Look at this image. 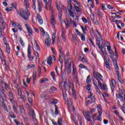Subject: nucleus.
I'll return each mask as SVG.
<instances>
[{"instance_id": "50", "label": "nucleus", "mask_w": 125, "mask_h": 125, "mask_svg": "<svg viewBox=\"0 0 125 125\" xmlns=\"http://www.w3.org/2000/svg\"><path fill=\"white\" fill-rule=\"evenodd\" d=\"M13 109L15 113H16L17 114V113H18V111H17V108L15 104L13 105Z\"/></svg>"}, {"instance_id": "61", "label": "nucleus", "mask_w": 125, "mask_h": 125, "mask_svg": "<svg viewBox=\"0 0 125 125\" xmlns=\"http://www.w3.org/2000/svg\"><path fill=\"white\" fill-rule=\"evenodd\" d=\"M82 20L83 23H87V20L86 19H85V18H84V17H82Z\"/></svg>"}, {"instance_id": "62", "label": "nucleus", "mask_w": 125, "mask_h": 125, "mask_svg": "<svg viewBox=\"0 0 125 125\" xmlns=\"http://www.w3.org/2000/svg\"><path fill=\"white\" fill-rule=\"evenodd\" d=\"M76 33H77V35H78V36H81L82 34L79 31V30H78L77 29H75Z\"/></svg>"}, {"instance_id": "12", "label": "nucleus", "mask_w": 125, "mask_h": 125, "mask_svg": "<svg viewBox=\"0 0 125 125\" xmlns=\"http://www.w3.org/2000/svg\"><path fill=\"white\" fill-rule=\"evenodd\" d=\"M68 0L67 4V10L68 11L72 10L73 9V5H72V1L71 0Z\"/></svg>"}, {"instance_id": "24", "label": "nucleus", "mask_w": 125, "mask_h": 125, "mask_svg": "<svg viewBox=\"0 0 125 125\" xmlns=\"http://www.w3.org/2000/svg\"><path fill=\"white\" fill-rule=\"evenodd\" d=\"M78 73H77V68L76 67H73V70H72V75L73 77L75 78V76L77 75Z\"/></svg>"}, {"instance_id": "14", "label": "nucleus", "mask_w": 125, "mask_h": 125, "mask_svg": "<svg viewBox=\"0 0 125 125\" xmlns=\"http://www.w3.org/2000/svg\"><path fill=\"white\" fill-rule=\"evenodd\" d=\"M37 18L38 19V21L40 24H41V25H42L43 21H42V17L40 14L38 13L37 14Z\"/></svg>"}, {"instance_id": "63", "label": "nucleus", "mask_w": 125, "mask_h": 125, "mask_svg": "<svg viewBox=\"0 0 125 125\" xmlns=\"http://www.w3.org/2000/svg\"><path fill=\"white\" fill-rule=\"evenodd\" d=\"M14 122L17 125H20V122L17 120H14Z\"/></svg>"}, {"instance_id": "3", "label": "nucleus", "mask_w": 125, "mask_h": 125, "mask_svg": "<svg viewBox=\"0 0 125 125\" xmlns=\"http://www.w3.org/2000/svg\"><path fill=\"white\" fill-rule=\"evenodd\" d=\"M93 83L96 87V89H98V86H97V84L99 85L100 88L102 89V83H101V82L99 81V79H96L95 81L93 80Z\"/></svg>"}, {"instance_id": "26", "label": "nucleus", "mask_w": 125, "mask_h": 125, "mask_svg": "<svg viewBox=\"0 0 125 125\" xmlns=\"http://www.w3.org/2000/svg\"><path fill=\"white\" fill-rule=\"evenodd\" d=\"M48 81V79L47 78H43L40 80V83H45V82H47Z\"/></svg>"}, {"instance_id": "30", "label": "nucleus", "mask_w": 125, "mask_h": 125, "mask_svg": "<svg viewBox=\"0 0 125 125\" xmlns=\"http://www.w3.org/2000/svg\"><path fill=\"white\" fill-rule=\"evenodd\" d=\"M78 119L80 122V125L83 124L82 116H81V114H78Z\"/></svg>"}, {"instance_id": "64", "label": "nucleus", "mask_w": 125, "mask_h": 125, "mask_svg": "<svg viewBox=\"0 0 125 125\" xmlns=\"http://www.w3.org/2000/svg\"><path fill=\"white\" fill-rule=\"evenodd\" d=\"M122 111H123L124 113L125 114V104L122 106Z\"/></svg>"}, {"instance_id": "47", "label": "nucleus", "mask_w": 125, "mask_h": 125, "mask_svg": "<svg viewBox=\"0 0 125 125\" xmlns=\"http://www.w3.org/2000/svg\"><path fill=\"white\" fill-rule=\"evenodd\" d=\"M36 65L35 64H29L27 65L28 69H31V68H35Z\"/></svg>"}, {"instance_id": "46", "label": "nucleus", "mask_w": 125, "mask_h": 125, "mask_svg": "<svg viewBox=\"0 0 125 125\" xmlns=\"http://www.w3.org/2000/svg\"><path fill=\"white\" fill-rule=\"evenodd\" d=\"M96 100V99L95 98V97H94V96H93L91 99L90 104H91V103H94Z\"/></svg>"}, {"instance_id": "4", "label": "nucleus", "mask_w": 125, "mask_h": 125, "mask_svg": "<svg viewBox=\"0 0 125 125\" xmlns=\"http://www.w3.org/2000/svg\"><path fill=\"white\" fill-rule=\"evenodd\" d=\"M110 85L112 92H114V90L115 88H116V86H117V83L116 82V80L112 78L111 79V81L110 82Z\"/></svg>"}, {"instance_id": "23", "label": "nucleus", "mask_w": 125, "mask_h": 125, "mask_svg": "<svg viewBox=\"0 0 125 125\" xmlns=\"http://www.w3.org/2000/svg\"><path fill=\"white\" fill-rule=\"evenodd\" d=\"M6 51L8 53V54H9L10 53V46H9V44H7L6 45Z\"/></svg>"}, {"instance_id": "37", "label": "nucleus", "mask_w": 125, "mask_h": 125, "mask_svg": "<svg viewBox=\"0 0 125 125\" xmlns=\"http://www.w3.org/2000/svg\"><path fill=\"white\" fill-rule=\"evenodd\" d=\"M104 64L107 69H110V63L108 61H105Z\"/></svg>"}, {"instance_id": "10", "label": "nucleus", "mask_w": 125, "mask_h": 125, "mask_svg": "<svg viewBox=\"0 0 125 125\" xmlns=\"http://www.w3.org/2000/svg\"><path fill=\"white\" fill-rule=\"evenodd\" d=\"M64 23L66 25V28L67 29V27H69L70 25L72 23V19L70 18L69 19L67 18L66 19V21H64Z\"/></svg>"}, {"instance_id": "60", "label": "nucleus", "mask_w": 125, "mask_h": 125, "mask_svg": "<svg viewBox=\"0 0 125 125\" xmlns=\"http://www.w3.org/2000/svg\"><path fill=\"white\" fill-rule=\"evenodd\" d=\"M68 105H71V106H73V100H71V99H70L68 101Z\"/></svg>"}, {"instance_id": "54", "label": "nucleus", "mask_w": 125, "mask_h": 125, "mask_svg": "<svg viewBox=\"0 0 125 125\" xmlns=\"http://www.w3.org/2000/svg\"><path fill=\"white\" fill-rule=\"evenodd\" d=\"M49 10L51 11V13H52V16H53L54 17V10L52 7L49 8Z\"/></svg>"}, {"instance_id": "22", "label": "nucleus", "mask_w": 125, "mask_h": 125, "mask_svg": "<svg viewBox=\"0 0 125 125\" xmlns=\"http://www.w3.org/2000/svg\"><path fill=\"white\" fill-rule=\"evenodd\" d=\"M51 25H55V24H56V22L55 21V19H54V17H53V15L51 16Z\"/></svg>"}, {"instance_id": "9", "label": "nucleus", "mask_w": 125, "mask_h": 125, "mask_svg": "<svg viewBox=\"0 0 125 125\" xmlns=\"http://www.w3.org/2000/svg\"><path fill=\"white\" fill-rule=\"evenodd\" d=\"M0 58L2 61V63L3 65H6V62H5V56H4V54L3 53L0 54Z\"/></svg>"}, {"instance_id": "53", "label": "nucleus", "mask_w": 125, "mask_h": 125, "mask_svg": "<svg viewBox=\"0 0 125 125\" xmlns=\"http://www.w3.org/2000/svg\"><path fill=\"white\" fill-rule=\"evenodd\" d=\"M50 90H52V91H56V90H57V88H56V87L55 86H51L50 88Z\"/></svg>"}, {"instance_id": "25", "label": "nucleus", "mask_w": 125, "mask_h": 125, "mask_svg": "<svg viewBox=\"0 0 125 125\" xmlns=\"http://www.w3.org/2000/svg\"><path fill=\"white\" fill-rule=\"evenodd\" d=\"M99 49H101V52L103 53V49L104 48V42H102L101 45L100 44V47L98 46Z\"/></svg>"}, {"instance_id": "15", "label": "nucleus", "mask_w": 125, "mask_h": 125, "mask_svg": "<svg viewBox=\"0 0 125 125\" xmlns=\"http://www.w3.org/2000/svg\"><path fill=\"white\" fill-rule=\"evenodd\" d=\"M102 57H103L104 61L107 60H110V59H109V56H108V55H107V54L106 53H104V51H103V52H102Z\"/></svg>"}, {"instance_id": "59", "label": "nucleus", "mask_w": 125, "mask_h": 125, "mask_svg": "<svg viewBox=\"0 0 125 125\" xmlns=\"http://www.w3.org/2000/svg\"><path fill=\"white\" fill-rule=\"evenodd\" d=\"M56 38V37L55 36V33H53L52 35V42H55Z\"/></svg>"}, {"instance_id": "43", "label": "nucleus", "mask_w": 125, "mask_h": 125, "mask_svg": "<svg viewBox=\"0 0 125 125\" xmlns=\"http://www.w3.org/2000/svg\"><path fill=\"white\" fill-rule=\"evenodd\" d=\"M68 12L70 16L72 17V18H74V17H75V16L74 15V13H73V11H72V10L68 11Z\"/></svg>"}, {"instance_id": "17", "label": "nucleus", "mask_w": 125, "mask_h": 125, "mask_svg": "<svg viewBox=\"0 0 125 125\" xmlns=\"http://www.w3.org/2000/svg\"><path fill=\"white\" fill-rule=\"evenodd\" d=\"M1 101L2 108L6 111V112H8V109H7L6 105H5V104H4V101H3L1 100Z\"/></svg>"}, {"instance_id": "38", "label": "nucleus", "mask_w": 125, "mask_h": 125, "mask_svg": "<svg viewBox=\"0 0 125 125\" xmlns=\"http://www.w3.org/2000/svg\"><path fill=\"white\" fill-rule=\"evenodd\" d=\"M55 115H58V114H59V111L58 110V107H57V105H55Z\"/></svg>"}, {"instance_id": "27", "label": "nucleus", "mask_w": 125, "mask_h": 125, "mask_svg": "<svg viewBox=\"0 0 125 125\" xmlns=\"http://www.w3.org/2000/svg\"><path fill=\"white\" fill-rule=\"evenodd\" d=\"M106 47L107 51L109 52V53H110L111 55H113L112 51V49H111V45H107Z\"/></svg>"}, {"instance_id": "56", "label": "nucleus", "mask_w": 125, "mask_h": 125, "mask_svg": "<svg viewBox=\"0 0 125 125\" xmlns=\"http://www.w3.org/2000/svg\"><path fill=\"white\" fill-rule=\"evenodd\" d=\"M82 62H83V63H85L86 62H87V60H86L85 59V58L83 57L82 58V60H81Z\"/></svg>"}, {"instance_id": "6", "label": "nucleus", "mask_w": 125, "mask_h": 125, "mask_svg": "<svg viewBox=\"0 0 125 125\" xmlns=\"http://www.w3.org/2000/svg\"><path fill=\"white\" fill-rule=\"evenodd\" d=\"M20 111L23 119H25V120H28V118L26 117V113L25 112V109H24V107L21 105H20Z\"/></svg>"}, {"instance_id": "49", "label": "nucleus", "mask_w": 125, "mask_h": 125, "mask_svg": "<svg viewBox=\"0 0 125 125\" xmlns=\"http://www.w3.org/2000/svg\"><path fill=\"white\" fill-rule=\"evenodd\" d=\"M113 21V22H114V23H116V24H120V23L122 22V21L121 20H116L114 19Z\"/></svg>"}, {"instance_id": "33", "label": "nucleus", "mask_w": 125, "mask_h": 125, "mask_svg": "<svg viewBox=\"0 0 125 125\" xmlns=\"http://www.w3.org/2000/svg\"><path fill=\"white\" fill-rule=\"evenodd\" d=\"M52 104H54V105H55L56 104H57L58 103V100L57 99H53L51 100Z\"/></svg>"}, {"instance_id": "5", "label": "nucleus", "mask_w": 125, "mask_h": 125, "mask_svg": "<svg viewBox=\"0 0 125 125\" xmlns=\"http://www.w3.org/2000/svg\"><path fill=\"white\" fill-rule=\"evenodd\" d=\"M31 53H32L31 52V46L30 45V44H29L28 49H27V56L28 59H30L31 61H32L35 59V56H31Z\"/></svg>"}, {"instance_id": "45", "label": "nucleus", "mask_w": 125, "mask_h": 125, "mask_svg": "<svg viewBox=\"0 0 125 125\" xmlns=\"http://www.w3.org/2000/svg\"><path fill=\"white\" fill-rule=\"evenodd\" d=\"M85 119L87 122H90V116H89V114H86Z\"/></svg>"}, {"instance_id": "44", "label": "nucleus", "mask_w": 125, "mask_h": 125, "mask_svg": "<svg viewBox=\"0 0 125 125\" xmlns=\"http://www.w3.org/2000/svg\"><path fill=\"white\" fill-rule=\"evenodd\" d=\"M19 42L21 43V45L24 46V41L22 40V38H20L19 41Z\"/></svg>"}, {"instance_id": "8", "label": "nucleus", "mask_w": 125, "mask_h": 125, "mask_svg": "<svg viewBox=\"0 0 125 125\" xmlns=\"http://www.w3.org/2000/svg\"><path fill=\"white\" fill-rule=\"evenodd\" d=\"M51 44V39L48 37L45 40V45H46L47 47H49Z\"/></svg>"}, {"instance_id": "7", "label": "nucleus", "mask_w": 125, "mask_h": 125, "mask_svg": "<svg viewBox=\"0 0 125 125\" xmlns=\"http://www.w3.org/2000/svg\"><path fill=\"white\" fill-rule=\"evenodd\" d=\"M93 76L95 79H99L101 81H103V76L99 72H95L94 71Z\"/></svg>"}, {"instance_id": "29", "label": "nucleus", "mask_w": 125, "mask_h": 125, "mask_svg": "<svg viewBox=\"0 0 125 125\" xmlns=\"http://www.w3.org/2000/svg\"><path fill=\"white\" fill-rule=\"evenodd\" d=\"M59 49L62 56V55H64V52H63V50L62 49V46H61V45H60L59 46Z\"/></svg>"}, {"instance_id": "13", "label": "nucleus", "mask_w": 125, "mask_h": 125, "mask_svg": "<svg viewBox=\"0 0 125 125\" xmlns=\"http://www.w3.org/2000/svg\"><path fill=\"white\" fill-rule=\"evenodd\" d=\"M97 109L99 114L97 117V118H100V117H101V115H102V109L101 108V107L100 104H98L97 105Z\"/></svg>"}, {"instance_id": "18", "label": "nucleus", "mask_w": 125, "mask_h": 125, "mask_svg": "<svg viewBox=\"0 0 125 125\" xmlns=\"http://www.w3.org/2000/svg\"><path fill=\"white\" fill-rule=\"evenodd\" d=\"M74 8L76 10L77 12H80L82 13V10L79 6H76V5H74Z\"/></svg>"}, {"instance_id": "41", "label": "nucleus", "mask_w": 125, "mask_h": 125, "mask_svg": "<svg viewBox=\"0 0 125 125\" xmlns=\"http://www.w3.org/2000/svg\"><path fill=\"white\" fill-rule=\"evenodd\" d=\"M91 82V79H90V75H89L87 77L86 83H88Z\"/></svg>"}, {"instance_id": "52", "label": "nucleus", "mask_w": 125, "mask_h": 125, "mask_svg": "<svg viewBox=\"0 0 125 125\" xmlns=\"http://www.w3.org/2000/svg\"><path fill=\"white\" fill-rule=\"evenodd\" d=\"M100 40L99 39H96V44L98 45V46L100 47Z\"/></svg>"}, {"instance_id": "35", "label": "nucleus", "mask_w": 125, "mask_h": 125, "mask_svg": "<svg viewBox=\"0 0 125 125\" xmlns=\"http://www.w3.org/2000/svg\"><path fill=\"white\" fill-rule=\"evenodd\" d=\"M2 27H3V29H5V26L6 25V22L4 21L3 20L1 21Z\"/></svg>"}, {"instance_id": "20", "label": "nucleus", "mask_w": 125, "mask_h": 125, "mask_svg": "<svg viewBox=\"0 0 125 125\" xmlns=\"http://www.w3.org/2000/svg\"><path fill=\"white\" fill-rule=\"evenodd\" d=\"M1 92L2 93V94H3V96L1 98V100H2L3 101H6V98L5 97V95H4V89H2L1 91Z\"/></svg>"}, {"instance_id": "39", "label": "nucleus", "mask_w": 125, "mask_h": 125, "mask_svg": "<svg viewBox=\"0 0 125 125\" xmlns=\"http://www.w3.org/2000/svg\"><path fill=\"white\" fill-rule=\"evenodd\" d=\"M9 114L11 118H12L13 119H15V118H16V116H15V115H14V113H13V112H10Z\"/></svg>"}, {"instance_id": "11", "label": "nucleus", "mask_w": 125, "mask_h": 125, "mask_svg": "<svg viewBox=\"0 0 125 125\" xmlns=\"http://www.w3.org/2000/svg\"><path fill=\"white\" fill-rule=\"evenodd\" d=\"M116 74L117 75V78L119 83H124V81H123V79H122V78L121 77V74H120V71L117 70Z\"/></svg>"}, {"instance_id": "40", "label": "nucleus", "mask_w": 125, "mask_h": 125, "mask_svg": "<svg viewBox=\"0 0 125 125\" xmlns=\"http://www.w3.org/2000/svg\"><path fill=\"white\" fill-rule=\"evenodd\" d=\"M97 13L99 16H100V17H103V14L100 11L99 9H98Z\"/></svg>"}, {"instance_id": "2", "label": "nucleus", "mask_w": 125, "mask_h": 125, "mask_svg": "<svg viewBox=\"0 0 125 125\" xmlns=\"http://www.w3.org/2000/svg\"><path fill=\"white\" fill-rule=\"evenodd\" d=\"M21 17H22L25 21H27L29 19V16H30V14L24 9H21L20 10V13L19 14Z\"/></svg>"}, {"instance_id": "34", "label": "nucleus", "mask_w": 125, "mask_h": 125, "mask_svg": "<svg viewBox=\"0 0 125 125\" xmlns=\"http://www.w3.org/2000/svg\"><path fill=\"white\" fill-rule=\"evenodd\" d=\"M79 67L80 68H81V69H85L86 70H88L87 69V67H86V66H85V65H84L83 64L81 63L80 65H79Z\"/></svg>"}, {"instance_id": "32", "label": "nucleus", "mask_w": 125, "mask_h": 125, "mask_svg": "<svg viewBox=\"0 0 125 125\" xmlns=\"http://www.w3.org/2000/svg\"><path fill=\"white\" fill-rule=\"evenodd\" d=\"M11 5L12 6V7H12V8H15L16 10L17 11V4H16V3H12L11 4Z\"/></svg>"}, {"instance_id": "16", "label": "nucleus", "mask_w": 125, "mask_h": 125, "mask_svg": "<svg viewBox=\"0 0 125 125\" xmlns=\"http://www.w3.org/2000/svg\"><path fill=\"white\" fill-rule=\"evenodd\" d=\"M9 98L10 99V101L13 103L14 101V98H13V94H12V93L9 92Z\"/></svg>"}, {"instance_id": "57", "label": "nucleus", "mask_w": 125, "mask_h": 125, "mask_svg": "<svg viewBox=\"0 0 125 125\" xmlns=\"http://www.w3.org/2000/svg\"><path fill=\"white\" fill-rule=\"evenodd\" d=\"M114 67L116 70H119V66L118 65V62H115V63H114Z\"/></svg>"}, {"instance_id": "51", "label": "nucleus", "mask_w": 125, "mask_h": 125, "mask_svg": "<svg viewBox=\"0 0 125 125\" xmlns=\"http://www.w3.org/2000/svg\"><path fill=\"white\" fill-rule=\"evenodd\" d=\"M27 99L28 100V102L31 104V105H33V101L32 100V98L30 97H28Z\"/></svg>"}, {"instance_id": "42", "label": "nucleus", "mask_w": 125, "mask_h": 125, "mask_svg": "<svg viewBox=\"0 0 125 125\" xmlns=\"http://www.w3.org/2000/svg\"><path fill=\"white\" fill-rule=\"evenodd\" d=\"M80 36H81V38L82 41H83V42H84V41H85V36H84V34H82Z\"/></svg>"}, {"instance_id": "31", "label": "nucleus", "mask_w": 125, "mask_h": 125, "mask_svg": "<svg viewBox=\"0 0 125 125\" xmlns=\"http://www.w3.org/2000/svg\"><path fill=\"white\" fill-rule=\"evenodd\" d=\"M58 125H63V122H62V118H59L58 119Z\"/></svg>"}, {"instance_id": "19", "label": "nucleus", "mask_w": 125, "mask_h": 125, "mask_svg": "<svg viewBox=\"0 0 125 125\" xmlns=\"http://www.w3.org/2000/svg\"><path fill=\"white\" fill-rule=\"evenodd\" d=\"M101 89H103L104 91H107V90H108V87H107L106 83H104L103 85H102V88H101Z\"/></svg>"}, {"instance_id": "58", "label": "nucleus", "mask_w": 125, "mask_h": 125, "mask_svg": "<svg viewBox=\"0 0 125 125\" xmlns=\"http://www.w3.org/2000/svg\"><path fill=\"white\" fill-rule=\"evenodd\" d=\"M67 73L68 74H71V73H72V67H71V66L68 67L67 69Z\"/></svg>"}, {"instance_id": "55", "label": "nucleus", "mask_w": 125, "mask_h": 125, "mask_svg": "<svg viewBox=\"0 0 125 125\" xmlns=\"http://www.w3.org/2000/svg\"><path fill=\"white\" fill-rule=\"evenodd\" d=\"M13 26H14V27H19V26H20V24L17 22L13 23Z\"/></svg>"}, {"instance_id": "28", "label": "nucleus", "mask_w": 125, "mask_h": 125, "mask_svg": "<svg viewBox=\"0 0 125 125\" xmlns=\"http://www.w3.org/2000/svg\"><path fill=\"white\" fill-rule=\"evenodd\" d=\"M79 22V19H76V20H73V27H77V23Z\"/></svg>"}, {"instance_id": "36", "label": "nucleus", "mask_w": 125, "mask_h": 125, "mask_svg": "<svg viewBox=\"0 0 125 125\" xmlns=\"http://www.w3.org/2000/svg\"><path fill=\"white\" fill-rule=\"evenodd\" d=\"M35 42V49L37 50V51H40V47H39V44H38V42Z\"/></svg>"}, {"instance_id": "48", "label": "nucleus", "mask_w": 125, "mask_h": 125, "mask_svg": "<svg viewBox=\"0 0 125 125\" xmlns=\"http://www.w3.org/2000/svg\"><path fill=\"white\" fill-rule=\"evenodd\" d=\"M51 75L53 78V80H54V81H55L56 78H55V74L54 73V72H52L51 73Z\"/></svg>"}, {"instance_id": "21", "label": "nucleus", "mask_w": 125, "mask_h": 125, "mask_svg": "<svg viewBox=\"0 0 125 125\" xmlns=\"http://www.w3.org/2000/svg\"><path fill=\"white\" fill-rule=\"evenodd\" d=\"M47 63L48 64V65H51L52 64V57L51 56H49Z\"/></svg>"}, {"instance_id": "1", "label": "nucleus", "mask_w": 125, "mask_h": 125, "mask_svg": "<svg viewBox=\"0 0 125 125\" xmlns=\"http://www.w3.org/2000/svg\"><path fill=\"white\" fill-rule=\"evenodd\" d=\"M124 92H125L124 87L121 86L118 90V98H119V99H121V102L123 100L124 103H125V94Z\"/></svg>"}]
</instances>
